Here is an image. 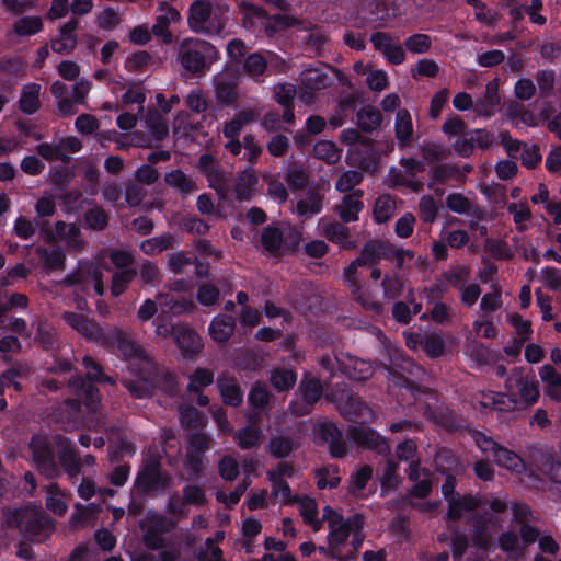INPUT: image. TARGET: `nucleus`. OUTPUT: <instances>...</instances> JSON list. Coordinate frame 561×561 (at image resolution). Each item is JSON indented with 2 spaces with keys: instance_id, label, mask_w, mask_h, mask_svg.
<instances>
[{
  "instance_id": "obj_14",
  "label": "nucleus",
  "mask_w": 561,
  "mask_h": 561,
  "mask_svg": "<svg viewBox=\"0 0 561 561\" xmlns=\"http://www.w3.org/2000/svg\"><path fill=\"white\" fill-rule=\"evenodd\" d=\"M302 403H289V411L296 416H305L311 413L313 405L322 397L323 388L319 379H305L299 385Z\"/></svg>"
},
{
  "instance_id": "obj_3",
  "label": "nucleus",
  "mask_w": 561,
  "mask_h": 561,
  "mask_svg": "<svg viewBox=\"0 0 561 561\" xmlns=\"http://www.w3.org/2000/svg\"><path fill=\"white\" fill-rule=\"evenodd\" d=\"M218 58L216 47L204 39L185 38L178 48L176 60L184 69L187 77L201 78Z\"/></svg>"
},
{
  "instance_id": "obj_42",
  "label": "nucleus",
  "mask_w": 561,
  "mask_h": 561,
  "mask_svg": "<svg viewBox=\"0 0 561 561\" xmlns=\"http://www.w3.org/2000/svg\"><path fill=\"white\" fill-rule=\"evenodd\" d=\"M284 243L283 231L275 226H266L261 233V244L265 251L277 255Z\"/></svg>"
},
{
  "instance_id": "obj_18",
  "label": "nucleus",
  "mask_w": 561,
  "mask_h": 561,
  "mask_svg": "<svg viewBox=\"0 0 561 561\" xmlns=\"http://www.w3.org/2000/svg\"><path fill=\"white\" fill-rule=\"evenodd\" d=\"M83 378L73 379L72 386L76 388L78 400H68L71 408L79 407L81 403L90 411H95L101 402L99 388Z\"/></svg>"
},
{
  "instance_id": "obj_9",
  "label": "nucleus",
  "mask_w": 561,
  "mask_h": 561,
  "mask_svg": "<svg viewBox=\"0 0 561 561\" xmlns=\"http://www.w3.org/2000/svg\"><path fill=\"white\" fill-rule=\"evenodd\" d=\"M102 346L110 353L128 362L146 357V351L124 330L116 327H108V333Z\"/></svg>"
},
{
  "instance_id": "obj_6",
  "label": "nucleus",
  "mask_w": 561,
  "mask_h": 561,
  "mask_svg": "<svg viewBox=\"0 0 561 561\" xmlns=\"http://www.w3.org/2000/svg\"><path fill=\"white\" fill-rule=\"evenodd\" d=\"M331 72L340 73L337 69L321 62L317 67L304 69L299 76L301 98L310 101L316 92L330 88L334 83Z\"/></svg>"
},
{
  "instance_id": "obj_26",
  "label": "nucleus",
  "mask_w": 561,
  "mask_h": 561,
  "mask_svg": "<svg viewBox=\"0 0 561 561\" xmlns=\"http://www.w3.org/2000/svg\"><path fill=\"white\" fill-rule=\"evenodd\" d=\"M472 542L480 549H486L490 545V525L495 524L493 515L488 512L477 513L472 516Z\"/></svg>"
},
{
  "instance_id": "obj_61",
  "label": "nucleus",
  "mask_w": 561,
  "mask_h": 561,
  "mask_svg": "<svg viewBox=\"0 0 561 561\" xmlns=\"http://www.w3.org/2000/svg\"><path fill=\"white\" fill-rule=\"evenodd\" d=\"M73 176V172L66 165H54L49 170L50 183L59 188L67 187Z\"/></svg>"
},
{
  "instance_id": "obj_56",
  "label": "nucleus",
  "mask_w": 561,
  "mask_h": 561,
  "mask_svg": "<svg viewBox=\"0 0 561 561\" xmlns=\"http://www.w3.org/2000/svg\"><path fill=\"white\" fill-rule=\"evenodd\" d=\"M82 365L87 369V380L100 383L113 382L112 378L104 374L102 366L99 363H96L92 357L84 356L82 359Z\"/></svg>"
},
{
  "instance_id": "obj_22",
  "label": "nucleus",
  "mask_w": 561,
  "mask_h": 561,
  "mask_svg": "<svg viewBox=\"0 0 561 561\" xmlns=\"http://www.w3.org/2000/svg\"><path fill=\"white\" fill-rule=\"evenodd\" d=\"M268 57H271L270 60L261 53L249 54L243 61L244 73L254 81L261 82V77L267 70L268 65H272L273 59H276L277 62L280 64L282 68H284V60L279 59L276 54L268 53Z\"/></svg>"
},
{
  "instance_id": "obj_62",
  "label": "nucleus",
  "mask_w": 561,
  "mask_h": 561,
  "mask_svg": "<svg viewBox=\"0 0 561 561\" xmlns=\"http://www.w3.org/2000/svg\"><path fill=\"white\" fill-rule=\"evenodd\" d=\"M364 175L357 170H347L336 181V190L340 192L355 191L354 187L362 183Z\"/></svg>"
},
{
  "instance_id": "obj_50",
  "label": "nucleus",
  "mask_w": 561,
  "mask_h": 561,
  "mask_svg": "<svg viewBox=\"0 0 561 561\" xmlns=\"http://www.w3.org/2000/svg\"><path fill=\"white\" fill-rule=\"evenodd\" d=\"M313 157L329 164L336 163L341 158V151L333 141L320 140L312 148Z\"/></svg>"
},
{
  "instance_id": "obj_21",
  "label": "nucleus",
  "mask_w": 561,
  "mask_h": 561,
  "mask_svg": "<svg viewBox=\"0 0 561 561\" xmlns=\"http://www.w3.org/2000/svg\"><path fill=\"white\" fill-rule=\"evenodd\" d=\"M363 195L362 190H355L342 197L341 203L334 208L342 222L350 224L358 220V214L364 208Z\"/></svg>"
},
{
  "instance_id": "obj_4",
  "label": "nucleus",
  "mask_w": 561,
  "mask_h": 561,
  "mask_svg": "<svg viewBox=\"0 0 561 561\" xmlns=\"http://www.w3.org/2000/svg\"><path fill=\"white\" fill-rule=\"evenodd\" d=\"M172 478L162 469L159 457L150 455L145 458L138 469L134 481V488L140 495L161 494L171 485Z\"/></svg>"
},
{
  "instance_id": "obj_31",
  "label": "nucleus",
  "mask_w": 561,
  "mask_h": 561,
  "mask_svg": "<svg viewBox=\"0 0 561 561\" xmlns=\"http://www.w3.org/2000/svg\"><path fill=\"white\" fill-rule=\"evenodd\" d=\"M324 237L345 250L355 248V241L350 239V229L344 222L333 221L323 227Z\"/></svg>"
},
{
  "instance_id": "obj_53",
  "label": "nucleus",
  "mask_w": 561,
  "mask_h": 561,
  "mask_svg": "<svg viewBox=\"0 0 561 561\" xmlns=\"http://www.w3.org/2000/svg\"><path fill=\"white\" fill-rule=\"evenodd\" d=\"M298 216L310 218L322 210V197L318 193H310L307 199H299L296 205Z\"/></svg>"
},
{
  "instance_id": "obj_1",
  "label": "nucleus",
  "mask_w": 561,
  "mask_h": 561,
  "mask_svg": "<svg viewBox=\"0 0 561 561\" xmlns=\"http://www.w3.org/2000/svg\"><path fill=\"white\" fill-rule=\"evenodd\" d=\"M33 460L38 471L48 479H55L64 470L69 478H77L81 472L80 457L71 440L60 434L51 439L34 435L30 442Z\"/></svg>"
},
{
  "instance_id": "obj_12",
  "label": "nucleus",
  "mask_w": 561,
  "mask_h": 561,
  "mask_svg": "<svg viewBox=\"0 0 561 561\" xmlns=\"http://www.w3.org/2000/svg\"><path fill=\"white\" fill-rule=\"evenodd\" d=\"M65 322L80 333L87 341L103 345L108 327L104 328L94 319L78 312L67 311L64 313Z\"/></svg>"
},
{
  "instance_id": "obj_5",
  "label": "nucleus",
  "mask_w": 561,
  "mask_h": 561,
  "mask_svg": "<svg viewBox=\"0 0 561 561\" xmlns=\"http://www.w3.org/2000/svg\"><path fill=\"white\" fill-rule=\"evenodd\" d=\"M188 26L195 33L219 34L225 24L214 14L213 4L208 0H195L188 8Z\"/></svg>"
},
{
  "instance_id": "obj_64",
  "label": "nucleus",
  "mask_w": 561,
  "mask_h": 561,
  "mask_svg": "<svg viewBox=\"0 0 561 561\" xmlns=\"http://www.w3.org/2000/svg\"><path fill=\"white\" fill-rule=\"evenodd\" d=\"M218 472L224 480L234 481L240 473L239 463L232 456L226 455L219 460Z\"/></svg>"
},
{
  "instance_id": "obj_23",
  "label": "nucleus",
  "mask_w": 561,
  "mask_h": 561,
  "mask_svg": "<svg viewBox=\"0 0 561 561\" xmlns=\"http://www.w3.org/2000/svg\"><path fill=\"white\" fill-rule=\"evenodd\" d=\"M363 266L362 264L356 263V259L352 261L345 268H344V277L348 285V287L352 290V294L354 296V299L359 302L364 308L379 312L381 310V305L377 301H369L364 297L363 294H360L362 284L360 280L357 278V270L358 267Z\"/></svg>"
},
{
  "instance_id": "obj_59",
  "label": "nucleus",
  "mask_w": 561,
  "mask_h": 561,
  "mask_svg": "<svg viewBox=\"0 0 561 561\" xmlns=\"http://www.w3.org/2000/svg\"><path fill=\"white\" fill-rule=\"evenodd\" d=\"M432 46L431 37L427 34L416 33L404 41V47L413 54H425Z\"/></svg>"
},
{
  "instance_id": "obj_57",
  "label": "nucleus",
  "mask_w": 561,
  "mask_h": 561,
  "mask_svg": "<svg viewBox=\"0 0 561 561\" xmlns=\"http://www.w3.org/2000/svg\"><path fill=\"white\" fill-rule=\"evenodd\" d=\"M381 286L383 288L385 298L391 300L401 296L404 283L398 274L393 273L385 275Z\"/></svg>"
},
{
  "instance_id": "obj_27",
  "label": "nucleus",
  "mask_w": 561,
  "mask_h": 561,
  "mask_svg": "<svg viewBox=\"0 0 561 561\" xmlns=\"http://www.w3.org/2000/svg\"><path fill=\"white\" fill-rule=\"evenodd\" d=\"M234 330V318L226 313L214 317L208 327L210 337L218 343H227L233 335Z\"/></svg>"
},
{
  "instance_id": "obj_32",
  "label": "nucleus",
  "mask_w": 561,
  "mask_h": 561,
  "mask_svg": "<svg viewBox=\"0 0 561 561\" xmlns=\"http://www.w3.org/2000/svg\"><path fill=\"white\" fill-rule=\"evenodd\" d=\"M500 103L501 98L497 82L496 80L489 81L483 95L478 101V106L480 107L478 108L479 114L485 117L492 116Z\"/></svg>"
},
{
  "instance_id": "obj_47",
  "label": "nucleus",
  "mask_w": 561,
  "mask_h": 561,
  "mask_svg": "<svg viewBox=\"0 0 561 561\" xmlns=\"http://www.w3.org/2000/svg\"><path fill=\"white\" fill-rule=\"evenodd\" d=\"M261 436V430L249 424L236 433L234 440L241 449L248 450L259 445Z\"/></svg>"
},
{
  "instance_id": "obj_17",
  "label": "nucleus",
  "mask_w": 561,
  "mask_h": 561,
  "mask_svg": "<svg viewBox=\"0 0 561 561\" xmlns=\"http://www.w3.org/2000/svg\"><path fill=\"white\" fill-rule=\"evenodd\" d=\"M339 410L345 420L353 423H364L367 417L371 416V409L359 396L353 393L340 398Z\"/></svg>"
},
{
  "instance_id": "obj_10",
  "label": "nucleus",
  "mask_w": 561,
  "mask_h": 561,
  "mask_svg": "<svg viewBox=\"0 0 561 561\" xmlns=\"http://www.w3.org/2000/svg\"><path fill=\"white\" fill-rule=\"evenodd\" d=\"M313 442L317 445L329 446L332 458L341 459L347 454V446L343 439V433L334 422L324 421L313 426Z\"/></svg>"
},
{
  "instance_id": "obj_49",
  "label": "nucleus",
  "mask_w": 561,
  "mask_h": 561,
  "mask_svg": "<svg viewBox=\"0 0 561 561\" xmlns=\"http://www.w3.org/2000/svg\"><path fill=\"white\" fill-rule=\"evenodd\" d=\"M44 28L43 21L39 16H22L13 24V32L19 36H32Z\"/></svg>"
},
{
  "instance_id": "obj_40",
  "label": "nucleus",
  "mask_w": 561,
  "mask_h": 561,
  "mask_svg": "<svg viewBox=\"0 0 561 561\" xmlns=\"http://www.w3.org/2000/svg\"><path fill=\"white\" fill-rule=\"evenodd\" d=\"M357 126L365 133H371L382 123L381 112L374 106H364L357 114Z\"/></svg>"
},
{
  "instance_id": "obj_60",
  "label": "nucleus",
  "mask_w": 561,
  "mask_h": 561,
  "mask_svg": "<svg viewBox=\"0 0 561 561\" xmlns=\"http://www.w3.org/2000/svg\"><path fill=\"white\" fill-rule=\"evenodd\" d=\"M520 153L522 164L531 170L535 169L541 162L540 147L537 144L528 145L526 142L523 144Z\"/></svg>"
},
{
  "instance_id": "obj_33",
  "label": "nucleus",
  "mask_w": 561,
  "mask_h": 561,
  "mask_svg": "<svg viewBox=\"0 0 561 561\" xmlns=\"http://www.w3.org/2000/svg\"><path fill=\"white\" fill-rule=\"evenodd\" d=\"M36 254L41 259L45 271L50 272L65 268L66 254L60 247L53 249L38 247L36 249Z\"/></svg>"
},
{
  "instance_id": "obj_39",
  "label": "nucleus",
  "mask_w": 561,
  "mask_h": 561,
  "mask_svg": "<svg viewBox=\"0 0 561 561\" xmlns=\"http://www.w3.org/2000/svg\"><path fill=\"white\" fill-rule=\"evenodd\" d=\"M428 419L436 425L447 431H459L462 428V422L459 415L449 409H436L431 412Z\"/></svg>"
},
{
  "instance_id": "obj_24",
  "label": "nucleus",
  "mask_w": 561,
  "mask_h": 561,
  "mask_svg": "<svg viewBox=\"0 0 561 561\" xmlns=\"http://www.w3.org/2000/svg\"><path fill=\"white\" fill-rule=\"evenodd\" d=\"M273 399V394L267 389V387L261 382L256 381L252 385L249 393H248V403L253 414L249 416V421L251 423L255 422V419L260 416V414L270 407L271 400Z\"/></svg>"
},
{
  "instance_id": "obj_38",
  "label": "nucleus",
  "mask_w": 561,
  "mask_h": 561,
  "mask_svg": "<svg viewBox=\"0 0 561 561\" xmlns=\"http://www.w3.org/2000/svg\"><path fill=\"white\" fill-rule=\"evenodd\" d=\"M354 524L355 522L353 520L352 514L346 518V522L334 527L331 525L327 536L328 545L334 546L336 549L342 550V546L346 543L353 531Z\"/></svg>"
},
{
  "instance_id": "obj_58",
  "label": "nucleus",
  "mask_w": 561,
  "mask_h": 561,
  "mask_svg": "<svg viewBox=\"0 0 561 561\" xmlns=\"http://www.w3.org/2000/svg\"><path fill=\"white\" fill-rule=\"evenodd\" d=\"M346 369L348 377L355 380H367L373 375L370 363L360 358H351Z\"/></svg>"
},
{
  "instance_id": "obj_41",
  "label": "nucleus",
  "mask_w": 561,
  "mask_h": 561,
  "mask_svg": "<svg viewBox=\"0 0 561 561\" xmlns=\"http://www.w3.org/2000/svg\"><path fill=\"white\" fill-rule=\"evenodd\" d=\"M263 357L252 348L241 351L234 358V367L242 371L255 373L263 367Z\"/></svg>"
},
{
  "instance_id": "obj_20",
  "label": "nucleus",
  "mask_w": 561,
  "mask_h": 561,
  "mask_svg": "<svg viewBox=\"0 0 561 561\" xmlns=\"http://www.w3.org/2000/svg\"><path fill=\"white\" fill-rule=\"evenodd\" d=\"M354 162L358 165V168L363 171L375 173L378 169L380 154L376 148V142L366 138L360 144L355 147L353 153Z\"/></svg>"
},
{
  "instance_id": "obj_30",
  "label": "nucleus",
  "mask_w": 561,
  "mask_h": 561,
  "mask_svg": "<svg viewBox=\"0 0 561 561\" xmlns=\"http://www.w3.org/2000/svg\"><path fill=\"white\" fill-rule=\"evenodd\" d=\"M434 462L436 470L442 474H458L462 467L458 456L447 447L437 450Z\"/></svg>"
},
{
  "instance_id": "obj_55",
  "label": "nucleus",
  "mask_w": 561,
  "mask_h": 561,
  "mask_svg": "<svg viewBox=\"0 0 561 561\" xmlns=\"http://www.w3.org/2000/svg\"><path fill=\"white\" fill-rule=\"evenodd\" d=\"M298 24V20L289 14H273L270 16V22L265 26V32L268 35L294 27Z\"/></svg>"
},
{
  "instance_id": "obj_13",
  "label": "nucleus",
  "mask_w": 561,
  "mask_h": 561,
  "mask_svg": "<svg viewBox=\"0 0 561 561\" xmlns=\"http://www.w3.org/2000/svg\"><path fill=\"white\" fill-rule=\"evenodd\" d=\"M494 142V135L485 128L468 129V131L454 142L456 153L461 158H469L476 149L486 150Z\"/></svg>"
},
{
  "instance_id": "obj_37",
  "label": "nucleus",
  "mask_w": 561,
  "mask_h": 561,
  "mask_svg": "<svg viewBox=\"0 0 561 561\" xmlns=\"http://www.w3.org/2000/svg\"><path fill=\"white\" fill-rule=\"evenodd\" d=\"M494 461L499 467L505 468L511 471L520 472L524 470L525 463L520 456L515 451L500 446L493 455Z\"/></svg>"
},
{
  "instance_id": "obj_36",
  "label": "nucleus",
  "mask_w": 561,
  "mask_h": 561,
  "mask_svg": "<svg viewBox=\"0 0 561 561\" xmlns=\"http://www.w3.org/2000/svg\"><path fill=\"white\" fill-rule=\"evenodd\" d=\"M165 183L176 188L183 196L198 190L196 182L187 176L181 169L172 170L165 174Z\"/></svg>"
},
{
  "instance_id": "obj_52",
  "label": "nucleus",
  "mask_w": 561,
  "mask_h": 561,
  "mask_svg": "<svg viewBox=\"0 0 561 561\" xmlns=\"http://www.w3.org/2000/svg\"><path fill=\"white\" fill-rule=\"evenodd\" d=\"M294 442L289 436H273L268 443V451L276 459L288 457L294 450Z\"/></svg>"
},
{
  "instance_id": "obj_34",
  "label": "nucleus",
  "mask_w": 561,
  "mask_h": 561,
  "mask_svg": "<svg viewBox=\"0 0 561 561\" xmlns=\"http://www.w3.org/2000/svg\"><path fill=\"white\" fill-rule=\"evenodd\" d=\"M394 133L400 147H405L410 144L413 134V124L408 110L400 108L397 112Z\"/></svg>"
},
{
  "instance_id": "obj_28",
  "label": "nucleus",
  "mask_w": 561,
  "mask_h": 561,
  "mask_svg": "<svg viewBox=\"0 0 561 561\" xmlns=\"http://www.w3.org/2000/svg\"><path fill=\"white\" fill-rule=\"evenodd\" d=\"M41 84L32 82L25 84L18 101L19 110L25 115H33L41 108Z\"/></svg>"
},
{
  "instance_id": "obj_29",
  "label": "nucleus",
  "mask_w": 561,
  "mask_h": 561,
  "mask_svg": "<svg viewBox=\"0 0 561 561\" xmlns=\"http://www.w3.org/2000/svg\"><path fill=\"white\" fill-rule=\"evenodd\" d=\"M216 101L221 106H232L238 101L237 82L227 77L215 80Z\"/></svg>"
},
{
  "instance_id": "obj_25",
  "label": "nucleus",
  "mask_w": 561,
  "mask_h": 561,
  "mask_svg": "<svg viewBox=\"0 0 561 561\" xmlns=\"http://www.w3.org/2000/svg\"><path fill=\"white\" fill-rule=\"evenodd\" d=\"M383 257L390 259L389 245L379 240H369L363 245L356 263L363 266H376Z\"/></svg>"
},
{
  "instance_id": "obj_2",
  "label": "nucleus",
  "mask_w": 561,
  "mask_h": 561,
  "mask_svg": "<svg viewBox=\"0 0 561 561\" xmlns=\"http://www.w3.org/2000/svg\"><path fill=\"white\" fill-rule=\"evenodd\" d=\"M8 527L19 529L32 542L42 543L55 531V522L42 510L26 505L5 513Z\"/></svg>"
},
{
  "instance_id": "obj_48",
  "label": "nucleus",
  "mask_w": 561,
  "mask_h": 561,
  "mask_svg": "<svg viewBox=\"0 0 561 561\" xmlns=\"http://www.w3.org/2000/svg\"><path fill=\"white\" fill-rule=\"evenodd\" d=\"M136 276V268L116 271L112 275L111 295L115 298L119 297L122 294L126 291L129 284L135 279Z\"/></svg>"
},
{
  "instance_id": "obj_54",
  "label": "nucleus",
  "mask_w": 561,
  "mask_h": 561,
  "mask_svg": "<svg viewBox=\"0 0 561 561\" xmlns=\"http://www.w3.org/2000/svg\"><path fill=\"white\" fill-rule=\"evenodd\" d=\"M442 131L448 137V139H451L453 137L459 138L468 131V126L459 115L450 114L443 124Z\"/></svg>"
},
{
  "instance_id": "obj_46",
  "label": "nucleus",
  "mask_w": 561,
  "mask_h": 561,
  "mask_svg": "<svg viewBox=\"0 0 561 561\" xmlns=\"http://www.w3.org/2000/svg\"><path fill=\"white\" fill-rule=\"evenodd\" d=\"M174 244L175 238L171 233L167 232L142 241L140 244V250L147 255H152L154 253H160L164 250L172 249Z\"/></svg>"
},
{
  "instance_id": "obj_15",
  "label": "nucleus",
  "mask_w": 561,
  "mask_h": 561,
  "mask_svg": "<svg viewBox=\"0 0 561 561\" xmlns=\"http://www.w3.org/2000/svg\"><path fill=\"white\" fill-rule=\"evenodd\" d=\"M370 42L376 51L382 54L390 65L399 66L405 60V53L399 42L386 32H375L370 35Z\"/></svg>"
},
{
  "instance_id": "obj_43",
  "label": "nucleus",
  "mask_w": 561,
  "mask_h": 561,
  "mask_svg": "<svg viewBox=\"0 0 561 561\" xmlns=\"http://www.w3.org/2000/svg\"><path fill=\"white\" fill-rule=\"evenodd\" d=\"M297 381V375L294 370L287 368H275L271 371L270 382L278 392L289 391Z\"/></svg>"
},
{
  "instance_id": "obj_35",
  "label": "nucleus",
  "mask_w": 561,
  "mask_h": 561,
  "mask_svg": "<svg viewBox=\"0 0 561 561\" xmlns=\"http://www.w3.org/2000/svg\"><path fill=\"white\" fill-rule=\"evenodd\" d=\"M257 184V176L253 172L243 171L239 174L233 192L238 202H248L251 199L255 186Z\"/></svg>"
},
{
  "instance_id": "obj_16",
  "label": "nucleus",
  "mask_w": 561,
  "mask_h": 561,
  "mask_svg": "<svg viewBox=\"0 0 561 561\" xmlns=\"http://www.w3.org/2000/svg\"><path fill=\"white\" fill-rule=\"evenodd\" d=\"M173 340L184 359H193L204 348L199 334L187 324L178 325Z\"/></svg>"
},
{
  "instance_id": "obj_19",
  "label": "nucleus",
  "mask_w": 561,
  "mask_h": 561,
  "mask_svg": "<svg viewBox=\"0 0 561 561\" xmlns=\"http://www.w3.org/2000/svg\"><path fill=\"white\" fill-rule=\"evenodd\" d=\"M216 387L225 405L239 408L243 403L244 391L234 376H218Z\"/></svg>"
},
{
  "instance_id": "obj_44",
  "label": "nucleus",
  "mask_w": 561,
  "mask_h": 561,
  "mask_svg": "<svg viewBox=\"0 0 561 561\" xmlns=\"http://www.w3.org/2000/svg\"><path fill=\"white\" fill-rule=\"evenodd\" d=\"M396 202L390 194H382L377 197L373 208L374 220L377 224L387 222L393 215Z\"/></svg>"
},
{
  "instance_id": "obj_51",
  "label": "nucleus",
  "mask_w": 561,
  "mask_h": 561,
  "mask_svg": "<svg viewBox=\"0 0 561 561\" xmlns=\"http://www.w3.org/2000/svg\"><path fill=\"white\" fill-rule=\"evenodd\" d=\"M214 382V373L208 368L197 367L190 375L187 390L191 393H199L202 388L208 387Z\"/></svg>"
},
{
  "instance_id": "obj_11",
  "label": "nucleus",
  "mask_w": 561,
  "mask_h": 561,
  "mask_svg": "<svg viewBox=\"0 0 561 561\" xmlns=\"http://www.w3.org/2000/svg\"><path fill=\"white\" fill-rule=\"evenodd\" d=\"M347 435L360 449L371 450L382 456L390 454V446L387 438L369 426L363 424L351 425Z\"/></svg>"
},
{
  "instance_id": "obj_7",
  "label": "nucleus",
  "mask_w": 561,
  "mask_h": 561,
  "mask_svg": "<svg viewBox=\"0 0 561 561\" xmlns=\"http://www.w3.org/2000/svg\"><path fill=\"white\" fill-rule=\"evenodd\" d=\"M129 369L137 380L146 382L156 389L172 391L176 381L172 374L160 370L148 356L144 359H136L130 363Z\"/></svg>"
},
{
  "instance_id": "obj_63",
  "label": "nucleus",
  "mask_w": 561,
  "mask_h": 561,
  "mask_svg": "<svg viewBox=\"0 0 561 561\" xmlns=\"http://www.w3.org/2000/svg\"><path fill=\"white\" fill-rule=\"evenodd\" d=\"M205 455L186 450L184 467L192 479H199L203 474Z\"/></svg>"
},
{
  "instance_id": "obj_8",
  "label": "nucleus",
  "mask_w": 561,
  "mask_h": 561,
  "mask_svg": "<svg viewBox=\"0 0 561 561\" xmlns=\"http://www.w3.org/2000/svg\"><path fill=\"white\" fill-rule=\"evenodd\" d=\"M381 365L389 373V376L392 377V381L397 386L410 391L414 390L416 383L404 374H412L416 365L402 351L396 347L388 348L387 356L381 362Z\"/></svg>"
},
{
  "instance_id": "obj_45",
  "label": "nucleus",
  "mask_w": 561,
  "mask_h": 561,
  "mask_svg": "<svg viewBox=\"0 0 561 561\" xmlns=\"http://www.w3.org/2000/svg\"><path fill=\"white\" fill-rule=\"evenodd\" d=\"M108 213L99 205H94L83 215V221L88 229L93 231H102L108 226Z\"/></svg>"
}]
</instances>
